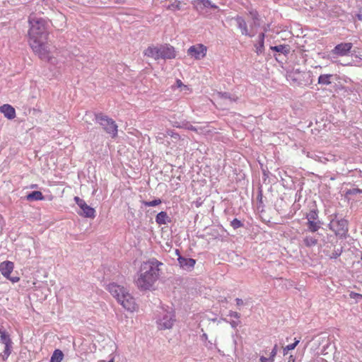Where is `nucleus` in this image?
I'll return each mask as SVG.
<instances>
[{"label": "nucleus", "mask_w": 362, "mask_h": 362, "mask_svg": "<svg viewBox=\"0 0 362 362\" xmlns=\"http://www.w3.org/2000/svg\"><path fill=\"white\" fill-rule=\"evenodd\" d=\"M78 214L84 217L93 218L95 216V211L93 208L87 204L83 208L82 210L78 211Z\"/></svg>", "instance_id": "aec40b11"}, {"label": "nucleus", "mask_w": 362, "mask_h": 362, "mask_svg": "<svg viewBox=\"0 0 362 362\" xmlns=\"http://www.w3.org/2000/svg\"><path fill=\"white\" fill-rule=\"evenodd\" d=\"M77 205L79 206L80 209L82 210L84 206H86V205H87V204L86 203V202L83 199L81 200V202H79L78 204H77Z\"/></svg>", "instance_id": "37998d69"}, {"label": "nucleus", "mask_w": 362, "mask_h": 362, "mask_svg": "<svg viewBox=\"0 0 362 362\" xmlns=\"http://www.w3.org/2000/svg\"><path fill=\"white\" fill-rule=\"evenodd\" d=\"M195 4L198 10H202L205 8H211L214 9L218 8V6L213 4L210 0H196Z\"/></svg>", "instance_id": "f3484780"}, {"label": "nucleus", "mask_w": 362, "mask_h": 362, "mask_svg": "<svg viewBox=\"0 0 362 362\" xmlns=\"http://www.w3.org/2000/svg\"><path fill=\"white\" fill-rule=\"evenodd\" d=\"M271 49L276 52H279V56H280L281 54H283L284 56H286L290 53L291 48L288 45H279L271 47Z\"/></svg>", "instance_id": "6ab92c4d"}, {"label": "nucleus", "mask_w": 362, "mask_h": 362, "mask_svg": "<svg viewBox=\"0 0 362 362\" xmlns=\"http://www.w3.org/2000/svg\"><path fill=\"white\" fill-rule=\"evenodd\" d=\"M259 360L261 362H273L274 361V359L271 358L270 357L269 358H267L264 356H261Z\"/></svg>", "instance_id": "a19ab883"}, {"label": "nucleus", "mask_w": 362, "mask_h": 362, "mask_svg": "<svg viewBox=\"0 0 362 362\" xmlns=\"http://www.w3.org/2000/svg\"><path fill=\"white\" fill-rule=\"evenodd\" d=\"M175 253L177 255V261L181 268L187 271H191L194 268L196 263L195 259L182 256L177 249L175 250Z\"/></svg>", "instance_id": "9b49d317"}, {"label": "nucleus", "mask_w": 362, "mask_h": 362, "mask_svg": "<svg viewBox=\"0 0 362 362\" xmlns=\"http://www.w3.org/2000/svg\"><path fill=\"white\" fill-rule=\"evenodd\" d=\"M176 56L173 46L165 44L160 45V59H173Z\"/></svg>", "instance_id": "f8f14e48"}, {"label": "nucleus", "mask_w": 362, "mask_h": 362, "mask_svg": "<svg viewBox=\"0 0 362 362\" xmlns=\"http://www.w3.org/2000/svg\"><path fill=\"white\" fill-rule=\"evenodd\" d=\"M4 345V350L3 353L0 354L4 361L6 360L11 353L12 342Z\"/></svg>", "instance_id": "cd10ccee"}, {"label": "nucleus", "mask_w": 362, "mask_h": 362, "mask_svg": "<svg viewBox=\"0 0 362 362\" xmlns=\"http://www.w3.org/2000/svg\"><path fill=\"white\" fill-rule=\"evenodd\" d=\"M163 263L153 258L141 264L136 284L141 290H149L159 276V266Z\"/></svg>", "instance_id": "f257e3e1"}, {"label": "nucleus", "mask_w": 362, "mask_h": 362, "mask_svg": "<svg viewBox=\"0 0 362 362\" xmlns=\"http://www.w3.org/2000/svg\"><path fill=\"white\" fill-rule=\"evenodd\" d=\"M332 74H322L318 77V83L320 85L328 86L332 83Z\"/></svg>", "instance_id": "4be33fe9"}, {"label": "nucleus", "mask_w": 362, "mask_h": 362, "mask_svg": "<svg viewBox=\"0 0 362 362\" xmlns=\"http://www.w3.org/2000/svg\"><path fill=\"white\" fill-rule=\"evenodd\" d=\"M235 19L238 28L241 30V33L243 35L250 37L254 35V33H250L248 30L247 23L243 17L238 16Z\"/></svg>", "instance_id": "ddd939ff"}, {"label": "nucleus", "mask_w": 362, "mask_h": 362, "mask_svg": "<svg viewBox=\"0 0 362 362\" xmlns=\"http://www.w3.org/2000/svg\"><path fill=\"white\" fill-rule=\"evenodd\" d=\"M356 57H358L362 61V54H359L358 55H356Z\"/></svg>", "instance_id": "864d4df0"}, {"label": "nucleus", "mask_w": 362, "mask_h": 362, "mask_svg": "<svg viewBox=\"0 0 362 362\" xmlns=\"http://www.w3.org/2000/svg\"><path fill=\"white\" fill-rule=\"evenodd\" d=\"M185 128H186L187 129H189V130L195 131V132L197 131V128H196V127H194V126H192V125L191 124H189V123H187V124H185Z\"/></svg>", "instance_id": "79ce46f5"}, {"label": "nucleus", "mask_w": 362, "mask_h": 362, "mask_svg": "<svg viewBox=\"0 0 362 362\" xmlns=\"http://www.w3.org/2000/svg\"><path fill=\"white\" fill-rule=\"evenodd\" d=\"M117 1H119V0H117Z\"/></svg>", "instance_id": "5fc2aeb1"}, {"label": "nucleus", "mask_w": 362, "mask_h": 362, "mask_svg": "<svg viewBox=\"0 0 362 362\" xmlns=\"http://www.w3.org/2000/svg\"><path fill=\"white\" fill-rule=\"evenodd\" d=\"M74 200H75V202H76V204H78V203H79V202H81V200H83V199H80V198H79V197H75Z\"/></svg>", "instance_id": "09e8293b"}, {"label": "nucleus", "mask_w": 362, "mask_h": 362, "mask_svg": "<svg viewBox=\"0 0 362 362\" xmlns=\"http://www.w3.org/2000/svg\"><path fill=\"white\" fill-rule=\"evenodd\" d=\"M298 343H299V340H296L295 342H293V344L287 345L284 349V354L286 355L288 351L294 349L296 347V346L298 344Z\"/></svg>", "instance_id": "473e14b6"}, {"label": "nucleus", "mask_w": 362, "mask_h": 362, "mask_svg": "<svg viewBox=\"0 0 362 362\" xmlns=\"http://www.w3.org/2000/svg\"><path fill=\"white\" fill-rule=\"evenodd\" d=\"M277 354V345L276 344L274 348L272 349L271 353H270V358L274 359V358L275 357V356Z\"/></svg>", "instance_id": "ea45409f"}, {"label": "nucleus", "mask_w": 362, "mask_h": 362, "mask_svg": "<svg viewBox=\"0 0 362 362\" xmlns=\"http://www.w3.org/2000/svg\"><path fill=\"white\" fill-rule=\"evenodd\" d=\"M295 361V359L293 358V356H291L289 357V361L288 362H294Z\"/></svg>", "instance_id": "8fccbe9b"}, {"label": "nucleus", "mask_w": 362, "mask_h": 362, "mask_svg": "<svg viewBox=\"0 0 362 362\" xmlns=\"http://www.w3.org/2000/svg\"><path fill=\"white\" fill-rule=\"evenodd\" d=\"M117 1H119V0H117Z\"/></svg>", "instance_id": "6e6d98bb"}, {"label": "nucleus", "mask_w": 362, "mask_h": 362, "mask_svg": "<svg viewBox=\"0 0 362 362\" xmlns=\"http://www.w3.org/2000/svg\"><path fill=\"white\" fill-rule=\"evenodd\" d=\"M0 112L8 119L16 117V110L11 105L4 104L0 107Z\"/></svg>", "instance_id": "4468645a"}, {"label": "nucleus", "mask_w": 362, "mask_h": 362, "mask_svg": "<svg viewBox=\"0 0 362 362\" xmlns=\"http://www.w3.org/2000/svg\"><path fill=\"white\" fill-rule=\"evenodd\" d=\"M29 41L47 40L48 23L46 20L31 15L29 17Z\"/></svg>", "instance_id": "7ed1b4c3"}, {"label": "nucleus", "mask_w": 362, "mask_h": 362, "mask_svg": "<svg viewBox=\"0 0 362 362\" xmlns=\"http://www.w3.org/2000/svg\"><path fill=\"white\" fill-rule=\"evenodd\" d=\"M228 315L230 316V317H235L236 319H239L240 317V314L239 313L235 312V311H232V310H230L229 312V315Z\"/></svg>", "instance_id": "58836bf2"}, {"label": "nucleus", "mask_w": 362, "mask_h": 362, "mask_svg": "<svg viewBox=\"0 0 362 362\" xmlns=\"http://www.w3.org/2000/svg\"><path fill=\"white\" fill-rule=\"evenodd\" d=\"M287 78L298 86H307L311 83L310 72L300 71L298 69L288 72Z\"/></svg>", "instance_id": "39448f33"}, {"label": "nucleus", "mask_w": 362, "mask_h": 362, "mask_svg": "<svg viewBox=\"0 0 362 362\" xmlns=\"http://www.w3.org/2000/svg\"><path fill=\"white\" fill-rule=\"evenodd\" d=\"M175 321V315L173 311L163 310L157 320L158 327L159 329H170Z\"/></svg>", "instance_id": "0eeeda50"}, {"label": "nucleus", "mask_w": 362, "mask_h": 362, "mask_svg": "<svg viewBox=\"0 0 362 362\" xmlns=\"http://www.w3.org/2000/svg\"><path fill=\"white\" fill-rule=\"evenodd\" d=\"M8 279H10L12 282L15 283V282H18L19 281V278L18 277H10L8 278Z\"/></svg>", "instance_id": "49530a36"}, {"label": "nucleus", "mask_w": 362, "mask_h": 362, "mask_svg": "<svg viewBox=\"0 0 362 362\" xmlns=\"http://www.w3.org/2000/svg\"><path fill=\"white\" fill-rule=\"evenodd\" d=\"M29 43L33 50L38 54L41 59L48 61L50 59L47 40L29 41Z\"/></svg>", "instance_id": "423d86ee"}, {"label": "nucleus", "mask_w": 362, "mask_h": 362, "mask_svg": "<svg viewBox=\"0 0 362 362\" xmlns=\"http://www.w3.org/2000/svg\"><path fill=\"white\" fill-rule=\"evenodd\" d=\"M235 302H236V305H237V306H238L239 310H240V307L242 305H244L247 304V302H245L244 300H243L242 299L238 298H237L235 299Z\"/></svg>", "instance_id": "4c0bfd02"}, {"label": "nucleus", "mask_w": 362, "mask_h": 362, "mask_svg": "<svg viewBox=\"0 0 362 362\" xmlns=\"http://www.w3.org/2000/svg\"><path fill=\"white\" fill-rule=\"evenodd\" d=\"M26 199L28 201L42 200L44 199V196L40 191H33L26 196Z\"/></svg>", "instance_id": "5701e85b"}, {"label": "nucleus", "mask_w": 362, "mask_h": 362, "mask_svg": "<svg viewBox=\"0 0 362 362\" xmlns=\"http://www.w3.org/2000/svg\"><path fill=\"white\" fill-rule=\"evenodd\" d=\"M0 334H1L0 341L2 344H9V343L12 342L9 334L6 331H1L0 329Z\"/></svg>", "instance_id": "c85d7f7f"}, {"label": "nucleus", "mask_w": 362, "mask_h": 362, "mask_svg": "<svg viewBox=\"0 0 362 362\" xmlns=\"http://www.w3.org/2000/svg\"><path fill=\"white\" fill-rule=\"evenodd\" d=\"M264 50V42H259L258 45L256 47V52L259 54L262 53Z\"/></svg>", "instance_id": "c9c22d12"}, {"label": "nucleus", "mask_w": 362, "mask_h": 362, "mask_svg": "<svg viewBox=\"0 0 362 362\" xmlns=\"http://www.w3.org/2000/svg\"><path fill=\"white\" fill-rule=\"evenodd\" d=\"M349 296L351 298L356 299V302H358L362 299V294L354 293V292H351L349 293Z\"/></svg>", "instance_id": "f704fd0d"}, {"label": "nucleus", "mask_w": 362, "mask_h": 362, "mask_svg": "<svg viewBox=\"0 0 362 362\" xmlns=\"http://www.w3.org/2000/svg\"><path fill=\"white\" fill-rule=\"evenodd\" d=\"M117 1H119V0H117Z\"/></svg>", "instance_id": "4d7b16f0"}, {"label": "nucleus", "mask_w": 362, "mask_h": 362, "mask_svg": "<svg viewBox=\"0 0 362 362\" xmlns=\"http://www.w3.org/2000/svg\"><path fill=\"white\" fill-rule=\"evenodd\" d=\"M206 46L202 44H198L191 46L187 50V54L195 59H201L206 56Z\"/></svg>", "instance_id": "1a4fd4ad"}, {"label": "nucleus", "mask_w": 362, "mask_h": 362, "mask_svg": "<svg viewBox=\"0 0 362 362\" xmlns=\"http://www.w3.org/2000/svg\"><path fill=\"white\" fill-rule=\"evenodd\" d=\"M218 95L221 99L228 100L230 103L235 102L238 98L235 95H232L228 92H218Z\"/></svg>", "instance_id": "393cba45"}, {"label": "nucleus", "mask_w": 362, "mask_h": 362, "mask_svg": "<svg viewBox=\"0 0 362 362\" xmlns=\"http://www.w3.org/2000/svg\"><path fill=\"white\" fill-rule=\"evenodd\" d=\"M306 218L308 219V221H316V220L318 218L317 210H316V209L311 210L308 214H307Z\"/></svg>", "instance_id": "c756f323"}, {"label": "nucleus", "mask_w": 362, "mask_h": 362, "mask_svg": "<svg viewBox=\"0 0 362 362\" xmlns=\"http://www.w3.org/2000/svg\"><path fill=\"white\" fill-rule=\"evenodd\" d=\"M13 269V263L10 261H5L0 264V272L6 278H9Z\"/></svg>", "instance_id": "2eb2a0df"}, {"label": "nucleus", "mask_w": 362, "mask_h": 362, "mask_svg": "<svg viewBox=\"0 0 362 362\" xmlns=\"http://www.w3.org/2000/svg\"><path fill=\"white\" fill-rule=\"evenodd\" d=\"M240 323V321H234V320H233V321H231V322H230V325H231V327H232L233 328H236V327H237V326H238Z\"/></svg>", "instance_id": "c03bdc74"}, {"label": "nucleus", "mask_w": 362, "mask_h": 362, "mask_svg": "<svg viewBox=\"0 0 362 362\" xmlns=\"http://www.w3.org/2000/svg\"><path fill=\"white\" fill-rule=\"evenodd\" d=\"M343 247H340L339 248L334 249V251L332 252L331 255H329V257L331 259H337L338 257H339L342 252Z\"/></svg>", "instance_id": "2f4dec72"}, {"label": "nucleus", "mask_w": 362, "mask_h": 362, "mask_svg": "<svg viewBox=\"0 0 362 362\" xmlns=\"http://www.w3.org/2000/svg\"><path fill=\"white\" fill-rule=\"evenodd\" d=\"M250 14L252 16V18L253 19L252 23L250 25V32L251 34H252V33L255 34V32L254 31V28L259 27L260 25L259 15L257 11H250Z\"/></svg>", "instance_id": "412c9836"}, {"label": "nucleus", "mask_w": 362, "mask_h": 362, "mask_svg": "<svg viewBox=\"0 0 362 362\" xmlns=\"http://www.w3.org/2000/svg\"><path fill=\"white\" fill-rule=\"evenodd\" d=\"M358 193H362V189H360L358 188H353V189H349L347 192V194H353V195H355V194H356Z\"/></svg>", "instance_id": "e433bc0d"}, {"label": "nucleus", "mask_w": 362, "mask_h": 362, "mask_svg": "<svg viewBox=\"0 0 362 362\" xmlns=\"http://www.w3.org/2000/svg\"><path fill=\"white\" fill-rule=\"evenodd\" d=\"M330 228L334 231L335 235L340 238H346L348 232V222L341 218L340 220H332L329 224Z\"/></svg>", "instance_id": "6e6552de"}, {"label": "nucleus", "mask_w": 362, "mask_h": 362, "mask_svg": "<svg viewBox=\"0 0 362 362\" xmlns=\"http://www.w3.org/2000/svg\"><path fill=\"white\" fill-rule=\"evenodd\" d=\"M321 222L320 221H310L307 222L308 230L311 233L317 232L320 228Z\"/></svg>", "instance_id": "a878e982"}, {"label": "nucleus", "mask_w": 362, "mask_h": 362, "mask_svg": "<svg viewBox=\"0 0 362 362\" xmlns=\"http://www.w3.org/2000/svg\"><path fill=\"white\" fill-rule=\"evenodd\" d=\"M329 238L334 239V238L332 235H330ZM330 243H331L332 245L334 246V243H333V240H330Z\"/></svg>", "instance_id": "3c124183"}, {"label": "nucleus", "mask_w": 362, "mask_h": 362, "mask_svg": "<svg viewBox=\"0 0 362 362\" xmlns=\"http://www.w3.org/2000/svg\"><path fill=\"white\" fill-rule=\"evenodd\" d=\"M110 362H112V361H110Z\"/></svg>", "instance_id": "13d9d810"}, {"label": "nucleus", "mask_w": 362, "mask_h": 362, "mask_svg": "<svg viewBox=\"0 0 362 362\" xmlns=\"http://www.w3.org/2000/svg\"><path fill=\"white\" fill-rule=\"evenodd\" d=\"M303 244L308 247L315 246L317 244V239L310 235H305L303 240Z\"/></svg>", "instance_id": "b1692460"}, {"label": "nucleus", "mask_w": 362, "mask_h": 362, "mask_svg": "<svg viewBox=\"0 0 362 362\" xmlns=\"http://www.w3.org/2000/svg\"><path fill=\"white\" fill-rule=\"evenodd\" d=\"M177 86H180L181 85H182V82H181V81H180V80H177Z\"/></svg>", "instance_id": "603ef678"}, {"label": "nucleus", "mask_w": 362, "mask_h": 362, "mask_svg": "<svg viewBox=\"0 0 362 362\" xmlns=\"http://www.w3.org/2000/svg\"><path fill=\"white\" fill-rule=\"evenodd\" d=\"M171 136L174 137V138H177L179 136V135L177 134H175V133H173V132H170V134L168 133Z\"/></svg>", "instance_id": "de8ad7c7"}, {"label": "nucleus", "mask_w": 362, "mask_h": 362, "mask_svg": "<svg viewBox=\"0 0 362 362\" xmlns=\"http://www.w3.org/2000/svg\"><path fill=\"white\" fill-rule=\"evenodd\" d=\"M160 45L158 47L149 46L145 51L144 54L148 57L157 60L160 59Z\"/></svg>", "instance_id": "dca6fc26"}, {"label": "nucleus", "mask_w": 362, "mask_h": 362, "mask_svg": "<svg viewBox=\"0 0 362 362\" xmlns=\"http://www.w3.org/2000/svg\"><path fill=\"white\" fill-rule=\"evenodd\" d=\"M141 203L146 206H156L161 203V200L160 199H155L153 201H142Z\"/></svg>", "instance_id": "7c9ffc66"}, {"label": "nucleus", "mask_w": 362, "mask_h": 362, "mask_svg": "<svg viewBox=\"0 0 362 362\" xmlns=\"http://www.w3.org/2000/svg\"><path fill=\"white\" fill-rule=\"evenodd\" d=\"M156 221L158 225H165L170 223L171 218L165 211H160L157 214Z\"/></svg>", "instance_id": "a211bd4d"}, {"label": "nucleus", "mask_w": 362, "mask_h": 362, "mask_svg": "<svg viewBox=\"0 0 362 362\" xmlns=\"http://www.w3.org/2000/svg\"><path fill=\"white\" fill-rule=\"evenodd\" d=\"M353 47V44L351 42H341L336 45L331 51L332 55L337 57L347 56Z\"/></svg>", "instance_id": "9d476101"}, {"label": "nucleus", "mask_w": 362, "mask_h": 362, "mask_svg": "<svg viewBox=\"0 0 362 362\" xmlns=\"http://www.w3.org/2000/svg\"><path fill=\"white\" fill-rule=\"evenodd\" d=\"M95 117L96 122L102 126L107 134H110L112 138L117 136V125L112 118L103 113L95 114Z\"/></svg>", "instance_id": "20e7f679"}, {"label": "nucleus", "mask_w": 362, "mask_h": 362, "mask_svg": "<svg viewBox=\"0 0 362 362\" xmlns=\"http://www.w3.org/2000/svg\"><path fill=\"white\" fill-rule=\"evenodd\" d=\"M230 226L233 229H238L240 227H243V223L238 218H234L232 221H230Z\"/></svg>", "instance_id": "72a5a7b5"}, {"label": "nucleus", "mask_w": 362, "mask_h": 362, "mask_svg": "<svg viewBox=\"0 0 362 362\" xmlns=\"http://www.w3.org/2000/svg\"><path fill=\"white\" fill-rule=\"evenodd\" d=\"M107 289L124 309L131 312L135 310V300L126 288L115 283H112L107 285Z\"/></svg>", "instance_id": "f03ea898"}, {"label": "nucleus", "mask_w": 362, "mask_h": 362, "mask_svg": "<svg viewBox=\"0 0 362 362\" xmlns=\"http://www.w3.org/2000/svg\"><path fill=\"white\" fill-rule=\"evenodd\" d=\"M64 354L59 349H56L54 351L51 358L50 362H61L63 360Z\"/></svg>", "instance_id": "bb28decb"}, {"label": "nucleus", "mask_w": 362, "mask_h": 362, "mask_svg": "<svg viewBox=\"0 0 362 362\" xmlns=\"http://www.w3.org/2000/svg\"><path fill=\"white\" fill-rule=\"evenodd\" d=\"M264 33H262L259 35V42H264Z\"/></svg>", "instance_id": "a18cd8bd"}]
</instances>
